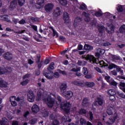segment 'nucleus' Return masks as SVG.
<instances>
[{
  "label": "nucleus",
  "instance_id": "obj_13",
  "mask_svg": "<svg viewBox=\"0 0 125 125\" xmlns=\"http://www.w3.org/2000/svg\"><path fill=\"white\" fill-rule=\"evenodd\" d=\"M54 5L51 3H47L44 6V9L47 12H51L53 9Z\"/></svg>",
  "mask_w": 125,
  "mask_h": 125
},
{
  "label": "nucleus",
  "instance_id": "obj_32",
  "mask_svg": "<svg viewBox=\"0 0 125 125\" xmlns=\"http://www.w3.org/2000/svg\"><path fill=\"white\" fill-rule=\"evenodd\" d=\"M86 8H87V6H86V5L84 3L81 4L79 7V9L80 10H86Z\"/></svg>",
  "mask_w": 125,
  "mask_h": 125
},
{
  "label": "nucleus",
  "instance_id": "obj_47",
  "mask_svg": "<svg viewBox=\"0 0 125 125\" xmlns=\"http://www.w3.org/2000/svg\"><path fill=\"white\" fill-rule=\"evenodd\" d=\"M115 95H109V100L110 101H112V102H114L115 100H116V97L115 96Z\"/></svg>",
  "mask_w": 125,
  "mask_h": 125
},
{
  "label": "nucleus",
  "instance_id": "obj_6",
  "mask_svg": "<svg viewBox=\"0 0 125 125\" xmlns=\"http://www.w3.org/2000/svg\"><path fill=\"white\" fill-rule=\"evenodd\" d=\"M118 119V113L117 112H115L114 115L112 117H110L109 118V120L106 122V124L107 125H112V124L116 122V120Z\"/></svg>",
  "mask_w": 125,
  "mask_h": 125
},
{
  "label": "nucleus",
  "instance_id": "obj_62",
  "mask_svg": "<svg viewBox=\"0 0 125 125\" xmlns=\"http://www.w3.org/2000/svg\"><path fill=\"white\" fill-rule=\"evenodd\" d=\"M89 119L90 121H93V113H92V112H89Z\"/></svg>",
  "mask_w": 125,
  "mask_h": 125
},
{
  "label": "nucleus",
  "instance_id": "obj_17",
  "mask_svg": "<svg viewBox=\"0 0 125 125\" xmlns=\"http://www.w3.org/2000/svg\"><path fill=\"white\" fill-rule=\"evenodd\" d=\"M59 88L62 94H63L64 92L66 91V89H67V83H62L61 85L59 86Z\"/></svg>",
  "mask_w": 125,
  "mask_h": 125
},
{
  "label": "nucleus",
  "instance_id": "obj_24",
  "mask_svg": "<svg viewBox=\"0 0 125 125\" xmlns=\"http://www.w3.org/2000/svg\"><path fill=\"white\" fill-rule=\"evenodd\" d=\"M106 31L109 35H111V34H114L115 32V26L114 25L111 26L109 28V30H106Z\"/></svg>",
  "mask_w": 125,
  "mask_h": 125
},
{
  "label": "nucleus",
  "instance_id": "obj_18",
  "mask_svg": "<svg viewBox=\"0 0 125 125\" xmlns=\"http://www.w3.org/2000/svg\"><path fill=\"white\" fill-rule=\"evenodd\" d=\"M82 15L85 17V18H84L85 22L88 23V22L90 21V15L89 13H87L86 12L83 11L82 13Z\"/></svg>",
  "mask_w": 125,
  "mask_h": 125
},
{
  "label": "nucleus",
  "instance_id": "obj_45",
  "mask_svg": "<svg viewBox=\"0 0 125 125\" xmlns=\"http://www.w3.org/2000/svg\"><path fill=\"white\" fill-rule=\"evenodd\" d=\"M18 1L20 6H23L25 3V0H18Z\"/></svg>",
  "mask_w": 125,
  "mask_h": 125
},
{
  "label": "nucleus",
  "instance_id": "obj_33",
  "mask_svg": "<svg viewBox=\"0 0 125 125\" xmlns=\"http://www.w3.org/2000/svg\"><path fill=\"white\" fill-rule=\"evenodd\" d=\"M119 32L122 34L125 33V24H123L120 27Z\"/></svg>",
  "mask_w": 125,
  "mask_h": 125
},
{
  "label": "nucleus",
  "instance_id": "obj_25",
  "mask_svg": "<svg viewBox=\"0 0 125 125\" xmlns=\"http://www.w3.org/2000/svg\"><path fill=\"white\" fill-rule=\"evenodd\" d=\"M83 48L85 50H92L93 47L89 44H85Z\"/></svg>",
  "mask_w": 125,
  "mask_h": 125
},
{
  "label": "nucleus",
  "instance_id": "obj_8",
  "mask_svg": "<svg viewBox=\"0 0 125 125\" xmlns=\"http://www.w3.org/2000/svg\"><path fill=\"white\" fill-rule=\"evenodd\" d=\"M115 69H116L117 72L119 73L120 74V75H119L118 76V79H120L121 80H125V75H124V70H123L122 68H121V67H120V66L118 65Z\"/></svg>",
  "mask_w": 125,
  "mask_h": 125
},
{
  "label": "nucleus",
  "instance_id": "obj_23",
  "mask_svg": "<svg viewBox=\"0 0 125 125\" xmlns=\"http://www.w3.org/2000/svg\"><path fill=\"white\" fill-rule=\"evenodd\" d=\"M88 101H89V99H88V98H84L82 103V106L83 107H84V106H85L87 104H88Z\"/></svg>",
  "mask_w": 125,
  "mask_h": 125
},
{
  "label": "nucleus",
  "instance_id": "obj_50",
  "mask_svg": "<svg viewBox=\"0 0 125 125\" xmlns=\"http://www.w3.org/2000/svg\"><path fill=\"white\" fill-rule=\"evenodd\" d=\"M59 125V121L57 119H54L52 122V125Z\"/></svg>",
  "mask_w": 125,
  "mask_h": 125
},
{
  "label": "nucleus",
  "instance_id": "obj_43",
  "mask_svg": "<svg viewBox=\"0 0 125 125\" xmlns=\"http://www.w3.org/2000/svg\"><path fill=\"white\" fill-rule=\"evenodd\" d=\"M82 73L83 74V75H87L88 74V70H87V68L83 67Z\"/></svg>",
  "mask_w": 125,
  "mask_h": 125
},
{
  "label": "nucleus",
  "instance_id": "obj_54",
  "mask_svg": "<svg viewBox=\"0 0 125 125\" xmlns=\"http://www.w3.org/2000/svg\"><path fill=\"white\" fill-rule=\"evenodd\" d=\"M21 38L23 40H24V41H26V42H29V41H30V40H29V38H28V37L24 35H22Z\"/></svg>",
  "mask_w": 125,
  "mask_h": 125
},
{
  "label": "nucleus",
  "instance_id": "obj_34",
  "mask_svg": "<svg viewBox=\"0 0 125 125\" xmlns=\"http://www.w3.org/2000/svg\"><path fill=\"white\" fill-rule=\"evenodd\" d=\"M86 110L83 109V108H81L79 111L78 113L79 115H85L86 114Z\"/></svg>",
  "mask_w": 125,
  "mask_h": 125
},
{
  "label": "nucleus",
  "instance_id": "obj_30",
  "mask_svg": "<svg viewBox=\"0 0 125 125\" xmlns=\"http://www.w3.org/2000/svg\"><path fill=\"white\" fill-rule=\"evenodd\" d=\"M87 63V62L85 61H81L79 60L77 62V65H78V66H82V67H83V66H85L86 65Z\"/></svg>",
  "mask_w": 125,
  "mask_h": 125
},
{
  "label": "nucleus",
  "instance_id": "obj_61",
  "mask_svg": "<svg viewBox=\"0 0 125 125\" xmlns=\"http://www.w3.org/2000/svg\"><path fill=\"white\" fill-rule=\"evenodd\" d=\"M85 123H86V122H85V120L84 119H83V118L80 119L81 125H84L85 124Z\"/></svg>",
  "mask_w": 125,
  "mask_h": 125
},
{
  "label": "nucleus",
  "instance_id": "obj_9",
  "mask_svg": "<svg viewBox=\"0 0 125 125\" xmlns=\"http://www.w3.org/2000/svg\"><path fill=\"white\" fill-rule=\"evenodd\" d=\"M62 95H64L66 99L69 100L74 96V93L71 90L65 91L63 92Z\"/></svg>",
  "mask_w": 125,
  "mask_h": 125
},
{
  "label": "nucleus",
  "instance_id": "obj_16",
  "mask_svg": "<svg viewBox=\"0 0 125 125\" xmlns=\"http://www.w3.org/2000/svg\"><path fill=\"white\" fill-rule=\"evenodd\" d=\"M105 49H104L98 48L97 52L95 53L96 57H100L101 55H103L105 53Z\"/></svg>",
  "mask_w": 125,
  "mask_h": 125
},
{
  "label": "nucleus",
  "instance_id": "obj_64",
  "mask_svg": "<svg viewBox=\"0 0 125 125\" xmlns=\"http://www.w3.org/2000/svg\"><path fill=\"white\" fill-rule=\"evenodd\" d=\"M71 104H70V103H66L65 104H64V107L65 108H70V106Z\"/></svg>",
  "mask_w": 125,
  "mask_h": 125
},
{
  "label": "nucleus",
  "instance_id": "obj_57",
  "mask_svg": "<svg viewBox=\"0 0 125 125\" xmlns=\"http://www.w3.org/2000/svg\"><path fill=\"white\" fill-rule=\"evenodd\" d=\"M19 23H20V25H24V24H26V21L24 19H22L19 21Z\"/></svg>",
  "mask_w": 125,
  "mask_h": 125
},
{
  "label": "nucleus",
  "instance_id": "obj_60",
  "mask_svg": "<svg viewBox=\"0 0 125 125\" xmlns=\"http://www.w3.org/2000/svg\"><path fill=\"white\" fill-rule=\"evenodd\" d=\"M30 20H31L32 22H39V19L34 17H31Z\"/></svg>",
  "mask_w": 125,
  "mask_h": 125
},
{
  "label": "nucleus",
  "instance_id": "obj_11",
  "mask_svg": "<svg viewBox=\"0 0 125 125\" xmlns=\"http://www.w3.org/2000/svg\"><path fill=\"white\" fill-rule=\"evenodd\" d=\"M115 111H116V109H115V107L113 106H111V105H109L107 107L106 113L109 115V116H112V115L114 114V112H115Z\"/></svg>",
  "mask_w": 125,
  "mask_h": 125
},
{
  "label": "nucleus",
  "instance_id": "obj_52",
  "mask_svg": "<svg viewBox=\"0 0 125 125\" xmlns=\"http://www.w3.org/2000/svg\"><path fill=\"white\" fill-rule=\"evenodd\" d=\"M72 72H79V71H81V67H78L77 68H73L71 69Z\"/></svg>",
  "mask_w": 125,
  "mask_h": 125
},
{
  "label": "nucleus",
  "instance_id": "obj_51",
  "mask_svg": "<svg viewBox=\"0 0 125 125\" xmlns=\"http://www.w3.org/2000/svg\"><path fill=\"white\" fill-rule=\"evenodd\" d=\"M38 120H37V119H33L32 120H31L30 121H29V123L30 124V125H35V124H36V123H37V121Z\"/></svg>",
  "mask_w": 125,
  "mask_h": 125
},
{
  "label": "nucleus",
  "instance_id": "obj_59",
  "mask_svg": "<svg viewBox=\"0 0 125 125\" xmlns=\"http://www.w3.org/2000/svg\"><path fill=\"white\" fill-rule=\"evenodd\" d=\"M84 78H85V79H91L92 78V74L88 73L85 75Z\"/></svg>",
  "mask_w": 125,
  "mask_h": 125
},
{
  "label": "nucleus",
  "instance_id": "obj_53",
  "mask_svg": "<svg viewBox=\"0 0 125 125\" xmlns=\"http://www.w3.org/2000/svg\"><path fill=\"white\" fill-rule=\"evenodd\" d=\"M37 3L39 5H42V4H43L44 3V0H38L37 1Z\"/></svg>",
  "mask_w": 125,
  "mask_h": 125
},
{
  "label": "nucleus",
  "instance_id": "obj_41",
  "mask_svg": "<svg viewBox=\"0 0 125 125\" xmlns=\"http://www.w3.org/2000/svg\"><path fill=\"white\" fill-rule=\"evenodd\" d=\"M103 15V13L101 11H97L95 13V16L96 17H101Z\"/></svg>",
  "mask_w": 125,
  "mask_h": 125
},
{
  "label": "nucleus",
  "instance_id": "obj_42",
  "mask_svg": "<svg viewBox=\"0 0 125 125\" xmlns=\"http://www.w3.org/2000/svg\"><path fill=\"white\" fill-rule=\"evenodd\" d=\"M117 94L119 97H121V98H123V99H125V95L123 93H121L120 91H118Z\"/></svg>",
  "mask_w": 125,
  "mask_h": 125
},
{
  "label": "nucleus",
  "instance_id": "obj_58",
  "mask_svg": "<svg viewBox=\"0 0 125 125\" xmlns=\"http://www.w3.org/2000/svg\"><path fill=\"white\" fill-rule=\"evenodd\" d=\"M49 118L50 120H51V121L55 120V116H54V114H53V113L50 114Z\"/></svg>",
  "mask_w": 125,
  "mask_h": 125
},
{
  "label": "nucleus",
  "instance_id": "obj_19",
  "mask_svg": "<svg viewBox=\"0 0 125 125\" xmlns=\"http://www.w3.org/2000/svg\"><path fill=\"white\" fill-rule=\"evenodd\" d=\"M60 13H61V10L59 7H57L56 9L54 10L53 15L54 17H58V16L60 15Z\"/></svg>",
  "mask_w": 125,
  "mask_h": 125
},
{
  "label": "nucleus",
  "instance_id": "obj_28",
  "mask_svg": "<svg viewBox=\"0 0 125 125\" xmlns=\"http://www.w3.org/2000/svg\"><path fill=\"white\" fill-rule=\"evenodd\" d=\"M86 85L87 87H93L94 85H95V83L94 82H85V86Z\"/></svg>",
  "mask_w": 125,
  "mask_h": 125
},
{
  "label": "nucleus",
  "instance_id": "obj_29",
  "mask_svg": "<svg viewBox=\"0 0 125 125\" xmlns=\"http://www.w3.org/2000/svg\"><path fill=\"white\" fill-rule=\"evenodd\" d=\"M7 86V83L6 82H4L3 80H0V87H6Z\"/></svg>",
  "mask_w": 125,
  "mask_h": 125
},
{
  "label": "nucleus",
  "instance_id": "obj_21",
  "mask_svg": "<svg viewBox=\"0 0 125 125\" xmlns=\"http://www.w3.org/2000/svg\"><path fill=\"white\" fill-rule=\"evenodd\" d=\"M16 6H17V0H13L10 3L9 6L10 10H13V9L16 8Z\"/></svg>",
  "mask_w": 125,
  "mask_h": 125
},
{
  "label": "nucleus",
  "instance_id": "obj_5",
  "mask_svg": "<svg viewBox=\"0 0 125 125\" xmlns=\"http://www.w3.org/2000/svg\"><path fill=\"white\" fill-rule=\"evenodd\" d=\"M55 104V99L51 96H48L46 99V104L48 108H52Z\"/></svg>",
  "mask_w": 125,
  "mask_h": 125
},
{
  "label": "nucleus",
  "instance_id": "obj_20",
  "mask_svg": "<svg viewBox=\"0 0 125 125\" xmlns=\"http://www.w3.org/2000/svg\"><path fill=\"white\" fill-rule=\"evenodd\" d=\"M118 87L125 93V81H122L120 82V83L118 84Z\"/></svg>",
  "mask_w": 125,
  "mask_h": 125
},
{
  "label": "nucleus",
  "instance_id": "obj_2",
  "mask_svg": "<svg viewBox=\"0 0 125 125\" xmlns=\"http://www.w3.org/2000/svg\"><path fill=\"white\" fill-rule=\"evenodd\" d=\"M104 104V100L103 98L98 97L96 99L92 104V110L93 111H96L97 107H102Z\"/></svg>",
  "mask_w": 125,
  "mask_h": 125
},
{
  "label": "nucleus",
  "instance_id": "obj_22",
  "mask_svg": "<svg viewBox=\"0 0 125 125\" xmlns=\"http://www.w3.org/2000/svg\"><path fill=\"white\" fill-rule=\"evenodd\" d=\"M33 38L35 41H36V42H41L42 41H41L40 39H42V36L39 33H37V35H35V36L33 37ZM38 38H39V39Z\"/></svg>",
  "mask_w": 125,
  "mask_h": 125
},
{
  "label": "nucleus",
  "instance_id": "obj_40",
  "mask_svg": "<svg viewBox=\"0 0 125 125\" xmlns=\"http://www.w3.org/2000/svg\"><path fill=\"white\" fill-rule=\"evenodd\" d=\"M0 17L2 18V20L6 21V22H9V19H8V16H0Z\"/></svg>",
  "mask_w": 125,
  "mask_h": 125
},
{
  "label": "nucleus",
  "instance_id": "obj_15",
  "mask_svg": "<svg viewBox=\"0 0 125 125\" xmlns=\"http://www.w3.org/2000/svg\"><path fill=\"white\" fill-rule=\"evenodd\" d=\"M31 112L33 114H38L40 112V107L36 104H33L31 108Z\"/></svg>",
  "mask_w": 125,
  "mask_h": 125
},
{
  "label": "nucleus",
  "instance_id": "obj_31",
  "mask_svg": "<svg viewBox=\"0 0 125 125\" xmlns=\"http://www.w3.org/2000/svg\"><path fill=\"white\" fill-rule=\"evenodd\" d=\"M117 65L113 63H111L108 66V70H113V69H116L117 68Z\"/></svg>",
  "mask_w": 125,
  "mask_h": 125
},
{
  "label": "nucleus",
  "instance_id": "obj_36",
  "mask_svg": "<svg viewBox=\"0 0 125 125\" xmlns=\"http://www.w3.org/2000/svg\"><path fill=\"white\" fill-rule=\"evenodd\" d=\"M50 28L51 29L52 31H53V36L55 37V36H56V38H58L59 35H58V33H57V31H55L54 28L52 27H50Z\"/></svg>",
  "mask_w": 125,
  "mask_h": 125
},
{
  "label": "nucleus",
  "instance_id": "obj_27",
  "mask_svg": "<svg viewBox=\"0 0 125 125\" xmlns=\"http://www.w3.org/2000/svg\"><path fill=\"white\" fill-rule=\"evenodd\" d=\"M69 14L68 13L65 12L63 13V19L64 21V22H67L68 20H69Z\"/></svg>",
  "mask_w": 125,
  "mask_h": 125
},
{
  "label": "nucleus",
  "instance_id": "obj_35",
  "mask_svg": "<svg viewBox=\"0 0 125 125\" xmlns=\"http://www.w3.org/2000/svg\"><path fill=\"white\" fill-rule=\"evenodd\" d=\"M104 26L100 25L98 27V30L100 33V34H103V32L104 31Z\"/></svg>",
  "mask_w": 125,
  "mask_h": 125
},
{
  "label": "nucleus",
  "instance_id": "obj_48",
  "mask_svg": "<svg viewBox=\"0 0 125 125\" xmlns=\"http://www.w3.org/2000/svg\"><path fill=\"white\" fill-rule=\"evenodd\" d=\"M70 108H67V107H64L63 108V111L67 114V115H69L70 114Z\"/></svg>",
  "mask_w": 125,
  "mask_h": 125
},
{
  "label": "nucleus",
  "instance_id": "obj_55",
  "mask_svg": "<svg viewBox=\"0 0 125 125\" xmlns=\"http://www.w3.org/2000/svg\"><path fill=\"white\" fill-rule=\"evenodd\" d=\"M11 104L13 107H16L17 106V103H16V101H11V100H10Z\"/></svg>",
  "mask_w": 125,
  "mask_h": 125
},
{
  "label": "nucleus",
  "instance_id": "obj_38",
  "mask_svg": "<svg viewBox=\"0 0 125 125\" xmlns=\"http://www.w3.org/2000/svg\"><path fill=\"white\" fill-rule=\"evenodd\" d=\"M59 3L62 4V5L65 6L67 5V0H58Z\"/></svg>",
  "mask_w": 125,
  "mask_h": 125
},
{
  "label": "nucleus",
  "instance_id": "obj_26",
  "mask_svg": "<svg viewBox=\"0 0 125 125\" xmlns=\"http://www.w3.org/2000/svg\"><path fill=\"white\" fill-rule=\"evenodd\" d=\"M107 93L109 95H116L117 91L114 89H110L108 90Z\"/></svg>",
  "mask_w": 125,
  "mask_h": 125
},
{
  "label": "nucleus",
  "instance_id": "obj_4",
  "mask_svg": "<svg viewBox=\"0 0 125 125\" xmlns=\"http://www.w3.org/2000/svg\"><path fill=\"white\" fill-rule=\"evenodd\" d=\"M12 72V68L11 66L0 67V75H9Z\"/></svg>",
  "mask_w": 125,
  "mask_h": 125
},
{
  "label": "nucleus",
  "instance_id": "obj_14",
  "mask_svg": "<svg viewBox=\"0 0 125 125\" xmlns=\"http://www.w3.org/2000/svg\"><path fill=\"white\" fill-rule=\"evenodd\" d=\"M86 60L90 61V63L94 64L96 62V58L92 55H87L86 57Z\"/></svg>",
  "mask_w": 125,
  "mask_h": 125
},
{
  "label": "nucleus",
  "instance_id": "obj_39",
  "mask_svg": "<svg viewBox=\"0 0 125 125\" xmlns=\"http://www.w3.org/2000/svg\"><path fill=\"white\" fill-rule=\"evenodd\" d=\"M30 82L29 79H26L25 80L21 82V85H27L28 83Z\"/></svg>",
  "mask_w": 125,
  "mask_h": 125
},
{
  "label": "nucleus",
  "instance_id": "obj_3",
  "mask_svg": "<svg viewBox=\"0 0 125 125\" xmlns=\"http://www.w3.org/2000/svg\"><path fill=\"white\" fill-rule=\"evenodd\" d=\"M83 19L80 17H77L74 20V22L73 25L74 26L75 29H77L78 30H80L83 27Z\"/></svg>",
  "mask_w": 125,
  "mask_h": 125
},
{
  "label": "nucleus",
  "instance_id": "obj_1",
  "mask_svg": "<svg viewBox=\"0 0 125 125\" xmlns=\"http://www.w3.org/2000/svg\"><path fill=\"white\" fill-rule=\"evenodd\" d=\"M54 62H51L47 68V70L43 72V75L47 79H50L51 80L53 79V76L51 75L53 74V72L51 71V70H54Z\"/></svg>",
  "mask_w": 125,
  "mask_h": 125
},
{
  "label": "nucleus",
  "instance_id": "obj_44",
  "mask_svg": "<svg viewBox=\"0 0 125 125\" xmlns=\"http://www.w3.org/2000/svg\"><path fill=\"white\" fill-rule=\"evenodd\" d=\"M111 58L113 59V60H120L121 59V58H120V57L117 56L116 55H111Z\"/></svg>",
  "mask_w": 125,
  "mask_h": 125
},
{
  "label": "nucleus",
  "instance_id": "obj_10",
  "mask_svg": "<svg viewBox=\"0 0 125 125\" xmlns=\"http://www.w3.org/2000/svg\"><path fill=\"white\" fill-rule=\"evenodd\" d=\"M72 83L74 85H76L77 86H81V87L85 86L84 82L82 81L75 80L72 82Z\"/></svg>",
  "mask_w": 125,
  "mask_h": 125
},
{
  "label": "nucleus",
  "instance_id": "obj_12",
  "mask_svg": "<svg viewBox=\"0 0 125 125\" xmlns=\"http://www.w3.org/2000/svg\"><path fill=\"white\" fill-rule=\"evenodd\" d=\"M3 57L6 60H12L13 58V55L10 52H6L3 55Z\"/></svg>",
  "mask_w": 125,
  "mask_h": 125
},
{
  "label": "nucleus",
  "instance_id": "obj_7",
  "mask_svg": "<svg viewBox=\"0 0 125 125\" xmlns=\"http://www.w3.org/2000/svg\"><path fill=\"white\" fill-rule=\"evenodd\" d=\"M35 93L32 90H29L27 94V99L29 102L35 101Z\"/></svg>",
  "mask_w": 125,
  "mask_h": 125
},
{
  "label": "nucleus",
  "instance_id": "obj_63",
  "mask_svg": "<svg viewBox=\"0 0 125 125\" xmlns=\"http://www.w3.org/2000/svg\"><path fill=\"white\" fill-rule=\"evenodd\" d=\"M6 121L5 120H0V125H6Z\"/></svg>",
  "mask_w": 125,
  "mask_h": 125
},
{
  "label": "nucleus",
  "instance_id": "obj_37",
  "mask_svg": "<svg viewBox=\"0 0 125 125\" xmlns=\"http://www.w3.org/2000/svg\"><path fill=\"white\" fill-rule=\"evenodd\" d=\"M117 10L118 12H123L124 11V8L122 5H119L117 7Z\"/></svg>",
  "mask_w": 125,
  "mask_h": 125
},
{
  "label": "nucleus",
  "instance_id": "obj_49",
  "mask_svg": "<svg viewBox=\"0 0 125 125\" xmlns=\"http://www.w3.org/2000/svg\"><path fill=\"white\" fill-rule=\"evenodd\" d=\"M31 77L30 74H26L23 76L22 77V80L24 81V80H26V79H29Z\"/></svg>",
  "mask_w": 125,
  "mask_h": 125
},
{
  "label": "nucleus",
  "instance_id": "obj_56",
  "mask_svg": "<svg viewBox=\"0 0 125 125\" xmlns=\"http://www.w3.org/2000/svg\"><path fill=\"white\" fill-rule=\"evenodd\" d=\"M58 72H59L60 74H62V75H67V73H66V71H65L64 70H61V69H58Z\"/></svg>",
  "mask_w": 125,
  "mask_h": 125
},
{
  "label": "nucleus",
  "instance_id": "obj_46",
  "mask_svg": "<svg viewBox=\"0 0 125 125\" xmlns=\"http://www.w3.org/2000/svg\"><path fill=\"white\" fill-rule=\"evenodd\" d=\"M36 63H39L41 62V54H39L37 55Z\"/></svg>",
  "mask_w": 125,
  "mask_h": 125
}]
</instances>
